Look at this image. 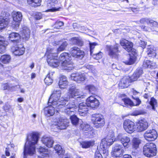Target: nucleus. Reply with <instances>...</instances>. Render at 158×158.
I'll use <instances>...</instances> for the list:
<instances>
[{
  "instance_id": "nucleus-50",
  "label": "nucleus",
  "mask_w": 158,
  "mask_h": 158,
  "mask_svg": "<svg viewBox=\"0 0 158 158\" xmlns=\"http://www.w3.org/2000/svg\"><path fill=\"white\" fill-rule=\"evenodd\" d=\"M85 89L88 90L89 92L92 94L94 93L95 91L96 90V87L93 85H89L85 87Z\"/></svg>"
},
{
  "instance_id": "nucleus-54",
  "label": "nucleus",
  "mask_w": 158,
  "mask_h": 158,
  "mask_svg": "<svg viewBox=\"0 0 158 158\" xmlns=\"http://www.w3.org/2000/svg\"><path fill=\"white\" fill-rule=\"evenodd\" d=\"M97 45L96 43H89L90 51V55H92L93 52V49L94 48L95 46Z\"/></svg>"
},
{
  "instance_id": "nucleus-13",
  "label": "nucleus",
  "mask_w": 158,
  "mask_h": 158,
  "mask_svg": "<svg viewBox=\"0 0 158 158\" xmlns=\"http://www.w3.org/2000/svg\"><path fill=\"white\" fill-rule=\"evenodd\" d=\"M71 79L77 83H81L85 80L87 77L85 74L80 72H77L73 73L71 74Z\"/></svg>"
},
{
  "instance_id": "nucleus-26",
  "label": "nucleus",
  "mask_w": 158,
  "mask_h": 158,
  "mask_svg": "<svg viewBox=\"0 0 158 158\" xmlns=\"http://www.w3.org/2000/svg\"><path fill=\"white\" fill-rule=\"evenodd\" d=\"M129 76H125L123 78L118 84L119 87L121 88H125L127 87L131 82Z\"/></svg>"
},
{
  "instance_id": "nucleus-56",
  "label": "nucleus",
  "mask_w": 158,
  "mask_h": 158,
  "mask_svg": "<svg viewBox=\"0 0 158 158\" xmlns=\"http://www.w3.org/2000/svg\"><path fill=\"white\" fill-rule=\"evenodd\" d=\"M139 46L143 48H145L146 45V43L144 41L140 40L139 42Z\"/></svg>"
},
{
  "instance_id": "nucleus-22",
  "label": "nucleus",
  "mask_w": 158,
  "mask_h": 158,
  "mask_svg": "<svg viewBox=\"0 0 158 158\" xmlns=\"http://www.w3.org/2000/svg\"><path fill=\"white\" fill-rule=\"evenodd\" d=\"M137 130L139 132H142L146 130L148 126V123L145 119L139 120L137 123Z\"/></svg>"
},
{
  "instance_id": "nucleus-62",
  "label": "nucleus",
  "mask_w": 158,
  "mask_h": 158,
  "mask_svg": "<svg viewBox=\"0 0 158 158\" xmlns=\"http://www.w3.org/2000/svg\"><path fill=\"white\" fill-rule=\"evenodd\" d=\"M123 158H132V157L130 155H126L123 156Z\"/></svg>"
},
{
  "instance_id": "nucleus-38",
  "label": "nucleus",
  "mask_w": 158,
  "mask_h": 158,
  "mask_svg": "<svg viewBox=\"0 0 158 158\" xmlns=\"http://www.w3.org/2000/svg\"><path fill=\"white\" fill-rule=\"evenodd\" d=\"M28 4L32 7H35L41 5V0H27Z\"/></svg>"
},
{
  "instance_id": "nucleus-52",
  "label": "nucleus",
  "mask_w": 158,
  "mask_h": 158,
  "mask_svg": "<svg viewBox=\"0 0 158 158\" xmlns=\"http://www.w3.org/2000/svg\"><path fill=\"white\" fill-rule=\"evenodd\" d=\"M147 53L148 55H152L151 56L153 57H155L156 55L155 51L151 48H147Z\"/></svg>"
},
{
  "instance_id": "nucleus-20",
  "label": "nucleus",
  "mask_w": 158,
  "mask_h": 158,
  "mask_svg": "<svg viewBox=\"0 0 158 158\" xmlns=\"http://www.w3.org/2000/svg\"><path fill=\"white\" fill-rule=\"evenodd\" d=\"M86 103L88 107L92 108H97L99 105L98 100L93 96H90L86 100Z\"/></svg>"
},
{
  "instance_id": "nucleus-23",
  "label": "nucleus",
  "mask_w": 158,
  "mask_h": 158,
  "mask_svg": "<svg viewBox=\"0 0 158 158\" xmlns=\"http://www.w3.org/2000/svg\"><path fill=\"white\" fill-rule=\"evenodd\" d=\"M57 3V0H48L47 3V6L48 9L45 11L46 12H54L58 11L60 8H56L52 7Z\"/></svg>"
},
{
  "instance_id": "nucleus-57",
  "label": "nucleus",
  "mask_w": 158,
  "mask_h": 158,
  "mask_svg": "<svg viewBox=\"0 0 158 158\" xmlns=\"http://www.w3.org/2000/svg\"><path fill=\"white\" fill-rule=\"evenodd\" d=\"M95 158H102V156L98 151H97L95 152Z\"/></svg>"
},
{
  "instance_id": "nucleus-7",
  "label": "nucleus",
  "mask_w": 158,
  "mask_h": 158,
  "mask_svg": "<svg viewBox=\"0 0 158 158\" xmlns=\"http://www.w3.org/2000/svg\"><path fill=\"white\" fill-rule=\"evenodd\" d=\"M120 44L126 51L128 52H131L130 56L132 55L136 59L137 55L136 50L133 48V44L131 42L124 39H122L120 41Z\"/></svg>"
},
{
  "instance_id": "nucleus-33",
  "label": "nucleus",
  "mask_w": 158,
  "mask_h": 158,
  "mask_svg": "<svg viewBox=\"0 0 158 158\" xmlns=\"http://www.w3.org/2000/svg\"><path fill=\"white\" fill-rule=\"evenodd\" d=\"M142 140L138 137H134L132 140L131 145L133 149H137L139 148Z\"/></svg>"
},
{
  "instance_id": "nucleus-9",
  "label": "nucleus",
  "mask_w": 158,
  "mask_h": 158,
  "mask_svg": "<svg viewBox=\"0 0 158 158\" xmlns=\"http://www.w3.org/2000/svg\"><path fill=\"white\" fill-rule=\"evenodd\" d=\"M91 121L94 126L96 128L103 126L105 123L104 116L99 113L93 114L91 117Z\"/></svg>"
},
{
  "instance_id": "nucleus-31",
  "label": "nucleus",
  "mask_w": 158,
  "mask_h": 158,
  "mask_svg": "<svg viewBox=\"0 0 158 158\" xmlns=\"http://www.w3.org/2000/svg\"><path fill=\"white\" fill-rule=\"evenodd\" d=\"M142 70L141 69H137L133 74L130 77L131 82H132L137 80L140 76L142 73Z\"/></svg>"
},
{
  "instance_id": "nucleus-49",
  "label": "nucleus",
  "mask_w": 158,
  "mask_h": 158,
  "mask_svg": "<svg viewBox=\"0 0 158 158\" xmlns=\"http://www.w3.org/2000/svg\"><path fill=\"white\" fill-rule=\"evenodd\" d=\"M150 104L152 106V109L153 110H155V107L157 106V102L156 100L154 98H152L150 101Z\"/></svg>"
},
{
  "instance_id": "nucleus-11",
  "label": "nucleus",
  "mask_w": 158,
  "mask_h": 158,
  "mask_svg": "<svg viewBox=\"0 0 158 158\" xmlns=\"http://www.w3.org/2000/svg\"><path fill=\"white\" fill-rule=\"evenodd\" d=\"M12 17L13 19L12 26L15 29H17L19 26L22 18V14L20 12L14 11L12 13Z\"/></svg>"
},
{
  "instance_id": "nucleus-15",
  "label": "nucleus",
  "mask_w": 158,
  "mask_h": 158,
  "mask_svg": "<svg viewBox=\"0 0 158 158\" xmlns=\"http://www.w3.org/2000/svg\"><path fill=\"white\" fill-rule=\"evenodd\" d=\"M143 136L146 140L153 141L157 138V134L155 130H148L144 133Z\"/></svg>"
},
{
  "instance_id": "nucleus-28",
  "label": "nucleus",
  "mask_w": 158,
  "mask_h": 158,
  "mask_svg": "<svg viewBox=\"0 0 158 158\" xmlns=\"http://www.w3.org/2000/svg\"><path fill=\"white\" fill-rule=\"evenodd\" d=\"M49 104L51 106L46 107L44 109L45 114L48 116L53 115L55 112V109L56 108L55 106H52L51 104ZM56 109L60 108L58 107H56Z\"/></svg>"
},
{
  "instance_id": "nucleus-17",
  "label": "nucleus",
  "mask_w": 158,
  "mask_h": 158,
  "mask_svg": "<svg viewBox=\"0 0 158 158\" xmlns=\"http://www.w3.org/2000/svg\"><path fill=\"white\" fill-rule=\"evenodd\" d=\"M115 140L114 134L113 133H112L110 135H108L105 138L103 139L102 140L100 144L106 145V146L109 147L113 143ZM102 146V145L101 146Z\"/></svg>"
},
{
  "instance_id": "nucleus-43",
  "label": "nucleus",
  "mask_w": 158,
  "mask_h": 158,
  "mask_svg": "<svg viewBox=\"0 0 158 158\" xmlns=\"http://www.w3.org/2000/svg\"><path fill=\"white\" fill-rule=\"evenodd\" d=\"M71 41L73 44H76L79 46L83 45V42L77 37H74L71 39Z\"/></svg>"
},
{
  "instance_id": "nucleus-55",
  "label": "nucleus",
  "mask_w": 158,
  "mask_h": 158,
  "mask_svg": "<svg viewBox=\"0 0 158 158\" xmlns=\"http://www.w3.org/2000/svg\"><path fill=\"white\" fill-rule=\"evenodd\" d=\"M34 16L35 19L39 20L42 18L43 15L40 12H36Z\"/></svg>"
},
{
  "instance_id": "nucleus-18",
  "label": "nucleus",
  "mask_w": 158,
  "mask_h": 158,
  "mask_svg": "<svg viewBox=\"0 0 158 158\" xmlns=\"http://www.w3.org/2000/svg\"><path fill=\"white\" fill-rule=\"evenodd\" d=\"M106 49L108 51V54L111 57H116L118 53V44L114 45H107Z\"/></svg>"
},
{
  "instance_id": "nucleus-3",
  "label": "nucleus",
  "mask_w": 158,
  "mask_h": 158,
  "mask_svg": "<svg viewBox=\"0 0 158 158\" xmlns=\"http://www.w3.org/2000/svg\"><path fill=\"white\" fill-rule=\"evenodd\" d=\"M0 16V31L6 27L8 24L9 19L7 17L10 15L8 13H2ZM7 42L4 38L0 36V53L4 52L5 49Z\"/></svg>"
},
{
  "instance_id": "nucleus-36",
  "label": "nucleus",
  "mask_w": 158,
  "mask_h": 158,
  "mask_svg": "<svg viewBox=\"0 0 158 158\" xmlns=\"http://www.w3.org/2000/svg\"><path fill=\"white\" fill-rule=\"evenodd\" d=\"M55 42V44L56 45L60 44L59 48L57 49V51L56 50V52H58L64 50L68 44L67 43L66 41L62 42L61 41H60L58 42L56 41Z\"/></svg>"
},
{
  "instance_id": "nucleus-8",
  "label": "nucleus",
  "mask_w": 158,
  "mask_h": 158,
  "mask_svg": "<svg viewBox=\"0 0 158 158\" xmlns=\"http://www.w3.org/2000/svg\"><path fill=\"white\" fill-rule=\"evenodd\" d=\"M143 154L146 156L151 157L156 155V147L154 143H146L143 148Z\"/></svg>"
},
{
  "instance_id": "nucleus-24",
  "label": "nucleus",
  "mask_w": 158,
  "mask_h": 158,
  "mask_svg": "<svg viewBox=\"0 0 158 158\" xmlns=\"http://www.w3.org/2000/svg\"><path fill=\"white\" fill-rule=\"evenodd\" d=\"M78 113L81 116H85L86 114L88 111L89 107L86 102H83L79 105Z\"/></svg>"
},
{
  "instance_id": "nucleus-40",
  "label": "nucleus",
  "mask_w": 158,
  "mask_h": 158,
  "mask_svg": "<svg viewBox=\"0 0 158 158\" xmlns=\"http://www.w3.org/2000/svg\"><path fill=\"white\" fill-rule=\"evenodd\" d=\"M11 60L10 56L8 55H3L0 57L1 62L4 64H7L9 63Z\"/></svg>"
},
{
  "instance_id": "nucleus-60",
  "label": "nucleus",
  "mask_w": 158,
  "mask_h": 158,
  "mask_svg": "<svg viewBox=\"0 0 158 158\" xmlns=\"http://www.w3.org/2000/svg\"><path fill=\"white\" fill-rule=\"evenodd\" d=\"M82 52L83 53H82L83 54V56L82 57H80V56H81V54L80 53H77V56H76V58H78V59H81L83 58L84 57V56H85V53H84V51H82Z\"/></svg>"
},
{
  "instance_id": "nucleus-48",
  "label": "nucleus",
  "mask_w": 158,
  "mask_h": 158,
  "mask_svg": "<svg viewBox=\"0 0 158 158\" xmlns=\"http://www.w3.org/2000/svg\"><path fill=\"white\" fill-rule=\"evenodd\" d=\"M2 86H3L4 90H13V88H15V86L8 83H3Z\"/></svg>"
},
{
  "instance_id": "nucleus-4",
  "label": "nucleus",
  "mask_w": 158,
  "mask_h": 158,
  "mask_svg": "<svg viewBox=\"0 0 158 158\" xmlns=\"http://www.w3.org/2000/svg\"><path fill=\"white\" fill-rule=\"evenodd\" d=\"M56 49L48 47L47 50L46 54L47 55V61L49 66L53 68H56L59 65V62L58 60L57 54L55 52Z\"/></svg>"
},
{
  "instance_id": "nucleus-46",
  "label": "nucleus",
  "mask_w": 158,
  "mask_h": 158,
  "mask_svg": "<svg viewBox=\"0 0 158 158\" xmlns=\"http://www.w3.org/2000/svg\"><path fill=\"white\" fill-rule=\"evenodd\" d=\"M100 144L99 147V150L100 151H102L103 153L105 155V156H107L108 154V150L107 149L108 146H106V145H103Z\"/></svg>"
},
{
  "instance_id": "nucleus-64",
  "label": "nucleus",
  "mask_w": 158,
  "mask_h": 158,
  "mask_svg": "<svg viewBox=\"0 0 158 158\" xmlns=\"http://www.w3.org/2000/svg\"><path fill=\"white\" fill-rule=\"evenodd\" d=\"M6 154L7 156H9L10 155V153L8 151V149L7 148H6Z\"/></svg>"
},
{
  "instance_id": "nucleus-16",
  "label": "nucleus",
  "mask_w": 158,
  "mask_h": 158,
  "mask_svg": "<svg viewBox=\"0 0 158 158\" xmlns=\"http://www.w3.org/2000/svg\"><path fill=\"white\" fill-rule=\"evenodd\" d=\"M64 112L68 115H73L77 108V105L75 102H69L65 106Z\"/></svg>"
},
{
  "instance_id": "nucleus-6",
  "label": "nucleus",
  "mask_w": 158,
  "mask_h": 158,
  "mask_svg": "<svg viewBox=\"0 0 158 158\" xmlns=\"http://www.w3.org/2000/svg\"><path fill=\"white\" fill-rule=\"evenodd\" d=\"M53 123L51 126L52 129L56 131V129H64L68 126L69 121L68 119L58 116L53 120Z\"/></svg>"
},
{
  "instance_id": "nucleus-44",
  "label": "nucleus",
  "mask_w": 158,
  "mask_h": 158,
  "mask_svg": "<svg viewBox=\"0 0 158 158\" xmlns=\"http://www.w3.org/2000/svg\"><path fill=\"white\" fill-rule=\"evenodd\" d=\"M54 149L55 151H56L60 157H61L64 153V151L63 150L61 146L58 144L55 146Z\"/></svg>"
},
{
  "instance_id": "nucleus-41",
  "label": "nucleus",
  "mask_w": 158,
  "mask_h": 158,
  "mask_svg": "<svg viewBox=\"0 0 158 158\" xmlns=\"http://www.w3.org/2000/svg\"><path fill=\"white\" fill-rule=\"evenodd\" d=\"M139 22L141 23H147L148 24L149 23L150 24V26H151L152 24L154 26L157 23L156 22L154 21L153 20L147 18H142L140 20Z\"/></svg>"
},
{
  "instance_id": "nucleus-14",
  "label": "nucleus",
  "mask_w": 158,
  "mask_h": 158,
  "mask_svg": "<svg viewBox=\"0 0 158 158\" xmlns=\"http://www.w3.org/2000/svg\"><path fill=\"white\" fill-rule=\"evenodd\" d=\"M116 140L119 141L125 148H128L130 146V138L127 136H124L122 134H119Z\"/></svg>"
},
{
  "instance_id": "nucleus-45",
  "label": "nucleus",
  "mask_w": 158,
  "mask_h": 158,
  "mask_svg": "<svg viewBox=\"0 0 158 158\" xmlns=\"http://www.w3.org/2000/svg\"><path fill=\"white\" fill-rule=\"evenodd\" d=\"M94 142L93 141H85L81 143L82 147L83 148H87L92 146L94 144Z\"/></svg>"
},
{
  "instance_id": "nucleus-37",
  "label": "nucleus",
  "mask_w": 158,
  "mask_h": 158,
  "mask_svg": "<svg viewBox=\"0 0 158 158\" xmlns=\"http://www.w3.org/2000/svg\"><path fill=\"white\" fill-rule=\"evenodd\" d=\"M80 127L84 131H88V132H90V133L92 132L91 131L93 128L88 124L85 123H81Z\"/></svg>"
},
{
  "instance_id": "nucleus-1",
  "label": "nucleus",
  "mask_w": 158,
  "mask_h": 158,
  "mask_svg": "<svg viewBox=\"0 0 158 158\" xmlns=\"http://www.w3.org/2000/svg\"><path fill=\"white\" fill-rule=\"evenodd\" d=\"M61 92L60 90L54 91L48 100V104L58 108H62L66 104L67 102L70 99L80 98L84 95V93L77 89L74 86H71L67 94L64 97L60 98Z\"/></svg>"
},
{
  "instance_id": "nucleus-51",
  "label": "nucleus",
  "mask_w": 158,
  "mask_h": 158,
  "mask_svg": "<svg viewBox=\"0 0 158 158\" xmlns=\"http://www.w3.org/2000/svg\"><path fill=\"white\" fill-rule=\"evenodd\" d=\"M102 53L100 52L98 53H95L94 54H93V52L92 55H91L92 56L94 59H96L97 60H98L102 58Z\"/></svg>"
},
{
  "instance_id": "nucleus-30",
  "label": "nucleus",
  "mask_w": 158,
  "mask_h": 158,
  "mask_svg": "<svg viewBox=\"0 0 158 158\" xmlns=\"http://www.w3.org/2000/svg\"><path fill=\"white\" fill-rule=\"evenodd\" d=\"M68 84V82L65 76H62L60 77L59 83V86L60 88L62 89L66 88Z\"/></svg>"
},
{
  "instance_id": "nucleus-39",
  "label": "nucleus",
  "mask_w": 158,
  "mask_h": 158,
  "mask_svg": "<svg viewBox=\"0 0 158 158\" xmlns=\"http://www.w3.org/2000/svg\"><path fill=\"white\" fill-rule=\"evenodd\" d=\"M155 64L156 63L154 62L147 60L144 61L143 63V65L144 67L145 68L152 69L154 68V67Z\"/></svg>"
},
{
  "instance_id": "nucleus-25",
  "label": "nucleus",
  "mask_w": 158,
  "mask_h": 158,
  "mask_svg": "<svg viewBox=\"0 0 158 158\" xmlns=\"http://www.w3.org/2000/svg\"><path fill=\"white\" fill-rule=\"evenodd\" d=\"M41 141L48 148L52 147L54 143V141L52 137L46 135L44 136L42 138Z\"/></svg>"
},
{
  "instance_id": "nucleus-35",
  "label": "nucleus",
  "mask_w": 158,
  "mask_h": 158,
  "mask_svg": "<svg viewBox=\"0 0 158 158\" xmlns=\"http://www.w3.org/2000/svg\"><path fill=\"white\" fill-rule=\"evenodd\" d=\"M70 52L72 56L75 58L76 56H77L78 53H80L81 54V55L80 56V57L83 56L82 53H83L82 51L79 48L76 47L72 48L70 49Z\"/></svg>"
},
{
  "instance_id": "nucleus-2",
  "label": "nucleus",
  "mask_w": 158,
  "mask_h": 158,
  "mask_svg": "<svg viewBox=\"0 0 158 158\" xmlns=\"http://www.w3.org/2000/svg\"><path fill=\"white\" fill-rule=\"evenodd\" d=\"M39 138L38 134L36 132H33L27 136L24 148V158H26L27 155L31 156L35 153V145L38 143Z\"/></svg>"
},
{
  "instance_id": "nucleus-12",
  "label": "nucleus",
  "mask_w": 158,
  "mask_h": 158,
  "mask_svg": "<svg viewBox=\"0 0 158 158\" xmlns=\"http://www.w3.org/2000/svg\"><path fill=\"white\" fill-rule=\"evenodd\" d=\"M123 127L125 131L129 133H133L135 130V123L129 119L126 120L124 121Z\"/></svg>"
},
{
  "instance_id": "nucleus-27",
  "label": "nucleus",
  "mask_w": 158,
  "mask_h": 158,
  "mask_svg": "<svg viewBox=\"0 0 158 158\" xmlns=\"http://www.w3.org/2000/svg\"><path fill=\"white\" fill-rule=\"evenodd\" d=\"M8 34V39L10 41L14 43H18L21 37V36L18 33L12 32Z\"/></svg>"
},
{
  "instance_id": "nucleus-32",
  "label": "nucleus",
  "mask_w": 158,
  "mask_h": 158,
  "mask_svg": "<svg viewBox=\"0 0 158 158\" xmlns=\"http://www.w3.org/2000/svg\"><path fill=\"white\" fill-rule=\"evenodd\" d=\"M38 152L40 153L41 158H47L49 156L48 152L47 149L40 146L37 148Z\"/></svg>"
},
{
  "instance_id": "nucleus-53",
  "label": "nucleus",
  "mask_w": 158,
  "mask_h": 158,
  "mask_svg": "<svg viewBox=\"0 0 158 158\" xmlns=\"http://www.w3.org/2000/svg\"><path fill=\"white\" fill-rule=\"evenodd\" d=\"M64 25V23L63 22L61 21H58L56 22L55 24L54 25V28H56V29H59L61 27L63 26Z\"/></svg>"
},
{
  "instance_id": "nucleus-42",
  "label": "nucleus",
  "mask_w": 158,
  "mask_h": 158,
  "mask_svg": "<svg viewBox=\"0 0 158 158\" xmlns=\"http://www.w3.org/2000/svg\"><path fill=\"white\" fill-rule=\"evenodd\" d=\"M70 118L71 119L72 123L74 125L76 126L79 123L81 124V123L82 122L81 120L79 121L78 118L75 115L71 116Z\"/></svg>"
},
{
  "instance_id": "nucleus-34",
  "label": "nucleus",
  "mask_w": 158,
  "mask_h": 158,
  "mask_svg": "<svg viewBox=\"0 0 158 158\" xmlns=\"http://www.w3.org/2000/svg\"><path fill=\"white\" fill-rule=\"evenodd\" d=\"M54 73V72L50 71L47 75L44 80V82L47 85H49L53 82L52 76Z\"/></svg>"
},
{
  "instance_id": "nucleus-21",
  "label": "nucleus",
  "mask_w": 158,
  "mask_h": 158,
  "mask_svg": "<svg viewBox=\"0 0 158 158\" xmlns=\"http://www.w3.org/2000/svg\"><path fill=\"white\" fill-rule=\"evenodd\" d=\"M25 48L23 45H16L11 48V52L16 56H20L24 53Z\"/></svg>"
},
{
  "instance_id": "nucleus-19",
  "label": "nucleus",
  "mask_w": 158,
  "mask_h": 158,
  "mask_svg": "<svg viewBox=\"0 0 158 158\" xmlns=\"http://www.w3.org/2000/svg\"><path fill=\"white\" fill-rule=\"evenodd\" d=\"M132 98L135 100L136 102V104L134 103L131 100L127 98H125L122 99V101L124 102V104L126 106H138L141 103V101L137 97H135L133 96H132Z\"/></svg>"
},
{
  "instance_id": "nucleus-10",
  "label": "nucleus",
  "mask_w": 158,
  "mask_h": 158,
  "mask_svg": "<svg viewBox=\"0 0 158 158\" xmlns=\"http://www.w3.org/2000/svg\"><path fill=\"white\" fill-rule=\"evenodd\" d=\"M124 152V150L122 145L116 144L113 147L111 155L113 157H120L123 156Z\"/></svg>"
},
{
  "instance_id": "nucleus-61",
  "label": "nucleus",
  "mask_w": 158,
  "mask_h": 158,
  "mask_svg": "<svg viewBox=\"0 0 158 158\" xmlns=\"http://www.w3.org/2000/svg\"><path fill=\"white\" fill-rule=\"evenodd\" d=\"M86 67L87 69H91V71H92V72H93V73H94V71H92V69H91L92 68H93V66H92L90 65H86ZM94 72H95V71H94Z\"/></svg>"
},
{
  "instance_id": "nucleus-5",
  "label": "nucleus",
  "mask_w": 158,
  "mask_h": 158,
  "mask_svg": "<svg viewBox=\"0 0 158 158\" xmlns=\"http://www.w3.org/2000/svg\"><path fill=\"white\" fill-rule=\"evenodd\" d=\"M71 59V56L67 53L64 52L61 54L59 58V63L61 62V66L63 69L70 70L74 68Z\"/></svg>"
},
{
  "instance_id": "nucleus-59",
  "label": "nucleus",
  "mask_w": 158,
  "mask_h": 158,
  "mask_svg": "<svg viewBox=\"0 0 158 158\" xmlns=\"http://www.w3.org/2000/svg\"><path fill=\"white\" fill-rule=\"evenodd\" d=\"M142 27H143L142 29H143V30L145 31H151L152 29L151 28H148L147 27H143L142 26Z\"/></svg>"
},
{
  "instance_id": "nucleus-63",
  "label": "nucleus",
  "mask_w": 158,
  "mask_h": 158,
  "mask_svg": "<svg viewBox=\"0 0 158 158\" xmlns=\"http://www.w3.org/2000/svg\"><path fill=\"white\" fill-rule=\"evenodd\" d=\"M133 93L134 95H136L138 94L139 93L136 91V90L133 89L132 90Z\"/></svg>"
},
{
  "instance_id": "nucleus-29",
  "label": "nucleus",
  "mask_w": 158,
  "mask_h": 158,
  "mask_svg": "<svg viewBox=\"0 0 158 158\" xmlns=\"http://www.w3.org/2000/svg\"><path fill=\"white\" fill-rule=\"evenodd\" d=\"M21 35L23 39L27 40L30 37V31L27 27H24L21 31Z\"/></svg>"
},
{
  "instance_id": "nucleus-47",
  "label": "nucleus",
  "mask_w": 158,
  "mask_h": 158,
  "mask_svg": "<svg viewBox=\"0 0 158 158\" xmlns=\"http://www.w3.org/2000/svg\"><path fill=\"white\" fill-rule=\"evenodd\" d=\"M130 56V57L128 60L124 61V62L127 64H132L135 63L136 60V58H135V57H133L132 55Z\"/></svg>"
},
{
  "instance_id": "nucleus-58",
  "label": "nucleus",
  "mask_w": 158,
  "mask_h": 158,
  "mask_svg": "<svg viewBox=\"0 0 158 158\" xmlns=\"http://www.w3.org/2000/svg\"><path fill=\"white\" fill-rule=\"evenodd\" d=\"M142 114L141 111L139 110H135L131 114L133 116H137Z\"/></svg>"
}]
</instances>
